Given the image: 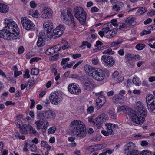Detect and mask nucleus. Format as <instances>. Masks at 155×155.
<instances>
[{"label":"nucleus","instance_id":"38","mask_svg":"<svg viewBox=\"0 0 155 155\" xmlns=\"http://www.w3.org/2000/svg\"><path fill=\"white\" fill-rule=\"evenodd\" d=\"M56 129L55 126L50 127L48 130V133L49 134H53L55 132Z\"/></svg>","mask_w":155,"mask_h":155},{"label":"nucleus","instance_id":"30","mask_svg":"<svg viewBox=\"0 0 155 155\" xmlns=\"http://www.w3.org/2000/svg\"><path fill=\"white\" fill-rule=\"evenodd\" d=\"M135 21V18L130 16L128 17L126 20L125 22L128 25L133 26L135 25L136 24V22Z\"/></svg>","mask_w":155,"mask_h":155},{"label":"nucleus","instance_id":"18","mask_svg":"<svg viewBox=\"0 0 155 155\" xmlns=\"http://www.w3.org/2000/svg\"><path fill=\"white\" fill-rule=\"evenodd\" d=\"M144 106L142 103L139 101L137 102L134 107L139 112L140 114L142 115L141 116L145 115V109Z\"/></svg>","mask_w":155,"mask_h":155},{"label":"nucleus","instance_id":"20","mask_svg":"<svg viewBox=\"0 0 155 155\" xmlns=\"http://www.w3.org/2000/svg\"><path fill=\"white\" fill-rule=\"evenodd\" d=\"M18 127L20 128V132L24 134H26L29 131L30 129H32V126L31 125L25 124H23L21 127V125L18 124Z\"/></svg>","mask_w":155,"mask_h":155},{"label":"nucleus","instance_id":"63","mask_svg":"<svg viewBox=\"0 0 155 155\" xmlns=\"http://www.w3.org/2000/svg\"><path fill=\"white\" fill-rule=\"evenodd\" d=\"M81 54H73L72 56V58L74 59H76L78 58L81 57Z\"/></svg>","mask_w":155,"mask_h":155},{"label":"nucleus","instance_id":"46","mask_svg":"<svg viewBox=\"0 0 155 155\" xmlns=\"http://www.w3.org/2000/svg\"><path fill=\"white\" fill-rule=\"evenodd\" d=\"M94 111V107L92 106H90L87 108V113L88 114H90L93 113Z\"/></svg>","mask_w":155,"mask_h":155},{"label":"nucleus","instance_id":"40","mask_svg":"<svg viewBox=\"0 0 155 155\" xmlns=\"http://www.w3.org/2000/svg\"><path fill=\"white\" fill-rule=\"evenodd\" d=\"M145 12V8L141 7L139 9L137 12V13L138 15H142Z\"/></svg>","mask_w":155,"mask_h":155},{"label":"nucleus","instance_id":"21","mask_svg":"<svg viewBox=\"0 0 155 155\" xmlns=\"http://www.w3.org/2000/svg\"><path fill=\"white\" fill-rule=\"evenodd\" d=\"M119 112H124L130 115L133 110L129 107L125 105H122L119 107L117 109Z\"/></svg>","mask_w":155,"mask_h":155},{"label":"nucleus","instance_id":"41","mask_svg":"<svg viewBox=\"0 0 155 155\" xmlns=\"http://www.w3.org/2000/svg\"><path fill=\"white\" fill-rule=\"evenodd\" d=\"M114 53V51H112L110 48L104 51L103 52V54H113Z\"/></svg>","mask_w":155,"mask_h":155},{"label":"nucleus","instance_id":"14","mask_svg":"<svg viewBox=\"0 0 155 155\" xmlns=\"http://www.w3.org/2000/svg\"><path fill=\"white\" fill-rule=\"evenodd\" d=\"M105 73L103 70L101 69L97 68L92 75V77L94 79L98 81H101L104 78Z\"/></svg>","mask_w":155,"mask_h":155},{"label":"nucleus","instance_id":"52","mask_svg":"<svg viewBox=\"0 0 155 155\" xmlns=\"http://www.w3.org/2000/svg\"><path fill=\"white\" fill-rule=\"evenodd\" d=\"M69 60V58L68 57L66 58H63L62 61L61 63V65H64L66 62L68 61Z\"/></svg>","mask_w":155,"mask_h":155},{"label":"nucleus","instance_id":"47","mask_svg":"<svg viewBox=\"0 0 155 155\" xmlns=\"http://www.w3.org/2000/svg\"><path fill=\"white\" fill-rule=\"evenodd\" d=\"M110 117L113 119H116V115L115 113L112 111H110L109 112Z\"/></svg>","mask_w":155,"mask_h":155},{"label":"nucleus","instance_id":"31","mask_svg":"<svg viewBox=\"0 0 155 155\" xmlns=\"http://www.w3.org/2000/svg\"><path fill=\"white\" fill-rule=\"evenodd\" d=\"M111 24L110 23L105 24L103 26L102 30L105 34H107L111 30Z\"/></svg>","mask_w":155,"mask_h":155},{"label":"nucleus","instance_id":"24","mask_svg":"<svg viewBox=\"0 0 155 155\" xmlns=\"http://www.w3.org/2000/svg\"><path fill=\"white\" fill-rule=\"evenodd\" d=\"M45 35L42 32H40L37 45L38 47H41L44 45Z\"/></svg>","mask_w":155,"mask_h":155},{"label":"nucleus","instance_id":"29","mask_svg":"<svg viewBox=\"0 0 155 155\" xmlns=\"http://www.w3.org/2000/svg\"><path fill=\"white\" fill-rule=\"evenodd\" d=\"M39 120V121H35V124L37 126V129L38 130H39L40 129H42L43 127V122H45V120L44 119L42 120L41 119L37 118ZM42 119H43L42 118Z\"/></svg>","mask_w":155,"mask_h":155},{"label":"nucleus","instance_id":"55","mask_svg":"<svg viewBox=\"0 0 155 155\" xmlns=\"http://www.w3.org/2000/svg\"><path fill=\"white\" fill-rule=\"evenodd\" d=\"M99 60L97 58H93L92 60V64L94 65H97L99 63Z\"/></svg>","mask_w":155,"mask_h":155},{"label":"nucleus","instance_id":"32","mask_svg":"<svg viewBox=\"0 0 155 155\" xmlns=\"http://www.w3.org/2000/svg\"><path fill=\"white\" fill-rule=\"evenodd\" d=\"M117 32V30L115 28L111 29L108 32L109 34L106 36V37L107 38H111L116 35Z\"/></svg>","mask_w":155,"mask_h":155},{"label":"nucleus","instance_id":"45","mask_svg":"<svg viewBox=\"0 0 155 155\" xmlns=\"http://www.w3.org/2000/svg\"><path fill=\"white\" fill-rule=\"evenodd\" d=\"M133 57L132 55L130 53H127L125 55V57L127 61L131 60L133 58Z\"/></svg>","mask_w":155,"mask_h":155},{"label":"nucleus","instance_id":"37","mask_svg":"<svg viewBox=\"0 0 155 155\" xmlns=\"http://www.w3.org/2000/svg\"><path fill=\"white\" fill-rule=\"evenodd\" d=\"M39 73V70L37 68H33L31 70V73L32 75H37Z\"/></svg>","mask_w":155,"mask_h":155},{"label":"nucleus","instance_id":"16","mask_svg":"<svg viewBox=\"0 0 155 155\" xmlns=\"http://www.w3.org/2000/svg\"><path fill=\"white\" fill-rule=\"evenodd\" d=\"M52 10L48 7H44L42 11V18L45 19L49 18L51 17L53 14Z\"/></svg>","mask_w":155,"mask_h":155},{"label":"nucleus","instance_id":"28","mask_svg":"<svg viewBox=\"0 0 155 155\" xmlns=\"http://www.w3.org/2000/svg\"><path fill=\"white\" fill-rule=\"evenodd\" d=\"M9 9L8 6L0 2V12L2 13L7 12Z\"/></svg>","mask_w":155,"mask_h":155},{"label":"nucleus","instance_id":"42","mask_svg":"<svg viewBox=\"0 0 155 155\" xmlns=\"http://www.w3.org/2000/svg\"><path fill=\"white\" fill-rule=\"evenodd\" d=\"M31 14L32 16L35 18H37L38 17L39 14L37 10H34L31 12Z\"/></svg>","mask_w":155,"mask_h":155},{"label":"nucleus","instance_id":"27","mask_svg":"<svg viewBox=\"0 0 155 155\" xmlns=\"http://www.w3.org/2000/svg\"><path fill=\"white\" fill-rule=\"evenodd\" d=\"M93 84L91 80H87L83 85L84 89L88 91L91 89L93 86Z\"/></svg>","mask_w":155,"mask_h":155},{"label":"nucleus","instance_id":"43","mask_svg":"<svg viewBox=\"0 0 155 155\" xmlns=\"http://www.w3.org/2000/svg\"><path fill=\"white\" fill-rule=\"evenodd\" d=\"M69 18L70 19L69 22L70 25H72L74 26H75V23L73 16H71V17Z\"/></svg>","mask_w":155,"mask_h":155},{"label":"nucleus","instance_id":"4","mask_svg":"<svg viewBox=\"0 0 155 155\" xmlns=\"http://www.w3.org/2000/svg\"><path fill=\"white\" fill-rule=\"evenodd\" d=\"M146 103L149 111L152 114H155V97L151 94H147L146 96Z\"/></svg>","mask_w":155,"mask_h":155},{"label":"nucleus","instance_id":"48","mask_svg":"<svg viewBox=\"0 0 155 155\" xmlns=\"http://www.w3.org/2000/svg\"><path fill=\"white\" fill-rule=\"evenodd\" d=\"M136 48L138 50H141L144 48V46L143 44H138L136 45Z\"/></svg>","mask_w":155,"mask_h":155},{"label":"nucleus","instance_id":"9","mask_svg":"<svg viewBox=\"0 0 155 155\" xmlns=\"http://www.w3.org/2000/svg\"><path fill=\"white\" fill-rule=\"evenodd\" d=\"M107 119V116L104 114H102L96 117L93 121L94 125L98 129L101 128L102 124Z\"/></svg>","mask_w":155,"mask_h":155},{"label":"nucleus","instance_id":"25","mask_svg":"<svg viewBox=\"0 0 155 155\" xmlns=\"http://www.w3.org/2000/svg\"><path fill=\"white\" fill-rule=\"evenodd\" d=\"M105 126L106 127L107 130L108 131H112L114 132V130L118 127V125L110 123L106 124Z\"/></svg>","mask_w":155,"mask_h":155},{"label":"nucleus","instance_id":"13","mask_svg":"<svg viewBox=\"0 0 155 155\" xmlns=\"http://www.w3.org/2000/svg\"><path fill=\"white\" fill-rule=\"evenodd\" d=\"M103 93V91H101L99 93H96L97 95H98L101 94L99 96L98 98L96 99V108L97 109H99L104 104L106 100L105 97L102 95Z\"/></svg>","mask_w":155,"mask_h":155},{"label":"nucleus","instance_id":"15","mask_svg":"<svg viewBox=\"0 0 155 155\" xmlns=\"http://www.w3.org/2000/svg\"><path fill=\"white\" fill-rule=\"evenodd\" d=\"M68 89L70 93L78 95L81 92L79 86L75 83L70 84L68 86Z\"/></svg>","mask_w":155,"mask_h":155},{"label":"nucleus","instance_id":"26","mask_svg":"<svg viewBox=\"0 0 155 155\" xmlns=\"http://www.w3.org/2000/svg\"><path fill=\"white\" fill-rule=\"evenodd\" d=\"M95 71H96V69L95 68L90 66L86 67L85 70L86 73L87 74L92 77Z\"/></svg>","mask_w":155,"mask_h":155},{"label":"nucleus","instance_id":"1","mask_svg":"<svg viewBox=\"0 0 155 155\" xmlns=\"http://www.w3.org/2000/svg\"><path fill=\"white\" fill-rule=\"evenodd\" d=\"M3 29L0 31V37L8 40L19 39V30L17 25L12 19H5Z\"/></svg>","mask_w":155,"mask_h":155},{"label":"nucleus","instance_id":"60","mask_svg":"<svg viewBox=\"0 0 155 155\" xmlns=\"http://www.w3.org/2000/svg\"><path fill=\"white\" fill-rule=\"evenodd\" d=\"M83 61V60H80L73 67V69H75L77 67L79 66Z\"/></svg>","mask_w":155,"mask_h":155},{"label":"nucleus","instance_id":"50","mask_svg":"<svg viewBox=\"0 0 155 155\" xmlns=\"http://www.w3.org/2000/svg\"><path fill=\"white\" fill-rule=\"evenodd\" d=\"M81 45L82 46H86L88 48H90L91 46V44L90 43L86 41L83 42Z\"/></svg>","mask_w":155,"mask_h":155},{"label":"nucleus","instance_id":"5","mask_svg":"<svg viewBox=\"0 0 155 155\" xmlns=\"http://www.w3.org/2000/svg\"><path fill=\"white\" fill-rule=\"evenodd\" d=\"M56 116V114L54 111L50 110L45 111H37V117L41 119L42 120L43 119L46 120L48 119H54Z\"/></svg>","mask_w":155,"mask_h":155},{"label":"nucleus","instance_id":"57","mask_svg":"<svg viewBox=\"0 0 155 155\" xmlns=\"http://www.w3.org/2000/svg\"><path fill=\"white\" fill-rule=\"evenodd\" d=\"M24 49L23 46H21L19 47L18 51V54H20L24 52Z\"/></svg>","mask_w":155,"mask_h":155},{"label":"nucleus","instance_id":"51","mask_svg":"<svg viewBox=\"0 0 155 155\" xmlns=\"http://www.w3.org/2000/svg\"><path fill=\"white\" fill-rule=\"evenodd\" d=\"M43 124H44L43 126L42 129H46L49 125V123L46 120H45V122H43Z\"/></svg>","mask_w":155,"mask_h":155},{"label":"nucleus","instance_id":"7","mask_svg":"<svg viewBox=\"0 0 155 155\" xmlns=\"http://www.w3.org/2000/svg\"><path fill=\"white\" fill-rule=\"evenodd\" d=\"M21 21L23 28L26 30H32L34 29L35 25L27 17H22L21 18Z\"/></svg>","mask_w":155,"mask_h":155},{"label":"nucleus","instance_id":"22","mask_svg":"<svg viewBox=\"0 0 155 155\" xmlns=\"http://www.w3.org/2000/svg\"><path fill=\"white\" fill-rule=\"evenodd\" d=\"M28 148H29L30 150L32 152H35L36 153H42L41 151L40 150L38 149L37 146L36 145L32 143L31 141H29L28 142ZM26 147H27L26 145Z\"/></svg>","mask_w":155,"mask_h":155},{"label":"nucleus","instance_id":"10","mask_svg":"<svg viewBox=\"0 0 155 155\" xmlns=\"http://www.w3.org/2000/svg\"><path fill=\"white\" fill-rule=\"evenodd\" d=\"M101 61L103 64L106 67H110L113 65L115 61L111 56L103 55L101 57Z\"/></svg>","mask_w":155,"mask_h":155},{"label":"nucleus","instance_id":"8","mask_svg":"<svg viewBox=\"0 0 155 155\" xmlns=\"http://www.w3.org/2000/svg\"><path fill=\"white\" fill-rule=\"evenodd\" d=\"M130 116L131 120L133 122L137 124H142L145 120V116L139 115L137 114L136 112L133 110L129 115Z\"/></svg>","mask_w":155,"mask_h":155},{"label":"nucleus","instance_id":"54","mask_svg":"<svg viewBox=\"0 0 155 155\" xmlns=\"http://www.w3.org/2000/svg\"><path fill=\"white\" fill-rule=\"evenodd\" d=\"M22 72L20 71H15L14 74V77L17 78L18 76L22 74Z\"/></svg>","mask_w":155,"mask_h":155},{"label":"nucleus","instance_id":"39","mask_svg":"<svg viewBox=\"0 0 155 155\" xmlns=\"http://www.w3.org/2000/svg\"><path fill=\"white\" fill-rule=\"evenodd\" d=\"M102 133L105 136H107L109 134L110 135H113L114 134V132L112 131H107L105 130H102L101 131Z\"/></svg>","mask_w":155,"mask_h":155},{"label":"nucleus","instance_id":"3","mask_svg":"<svg viewBox=\"0 0 155 155\" xmlns=\"http://www.w3.org/2000/svg\"><path fill=\"white\" fill-rule=\"evenodd\" d=\"M75 17L78 19L80 23L82 25H84L86 19V12L81 7H77L73 10Z\"/></svg>","mask_w":155,"mask_h":155},{"label":"nucleus","instance_id":"35","mask_svg":"<svg viewBox=\"0 0 155 155\" xmlns=\"http://www.w3.org/2000/svg\"><path fill=\"white\" fill-rule=\"evenodd\" d=\"M41 146L47 148L48 150H50L51 148V147L49 146L47 143L45 141H42L41 143Z\"/></svg>","mask_w":155,"mask_h":155},{"label":"nucleus","instance_id":"6","mask_svg":"<svg viewBox=\"0 0 155 155\" xmlns=\"http://www.w3.org/2000/svg\"><path fill=\"white\" fill-rule=\"evenodd\" d=\"M49 99L51 102L52 104L58 105L62 101V95L59 92L52 93L50 95Z\"/></svg>","mask_w":155,"mask_h":155},{"label":"nucleus","instance_id":"44","mask_svg":"<svg viewBox=\"0 0 155 155\" xmlns=\"http://www.w3.org/2000/svg\"><path fill=\"white\" fill-rule=\"evenodd\" d=\"M123 41L121 40V41L113 42L111 43V45L112 46L116 47L119 45Z\"/></svg>","mask_w":155,"mask_h":155},{"label":"nucleus","instance_id":"58","mask_svg":"<svg viewBox=\"0 0 155 155\" xmlns=\"http://www.w3.org/2000/svg\"><path fill=\"white\" fill-rule=\"evenodd\" d=\"M30 5L32 8H35L37 6V4L34 1H31L30 2Z\"/></svg>","mask_w":155,"mask_h":155},{"label":"nucleus","instance_id":"2","mask_svg":"<svg viewBox=\"0 0 155 155\" xmlns=\"http://www.w3.org/2000/svg\"><path fill=\"white\" fill-rule=\"evenodd\" d=\"M71 130L75 133L77 136L80 138L85 137L86 135V127L81 121L75 120L71 122L70 125Z\"/></svg>","mask_w":155,"mask_h":155},{"label":"nucleus","instance_id":"34","mask_svg":"<svg viewBox=\"0 0 155 155\" xmlns=\"http://www.w3.org/2000/svg\"><path fill=\"white\" fill-rule=\"evenodd\" d=\"M95 46L97 47L98 49L100 50L106 48L104 46L102 43L99 40L96 42Z\"/></svg>","mask_w":155,"mask_h":155},{"label":"nucleus","instance_id":"61","mask_svg":"<svg viewBox=\"0 0 155 155\" xmlns=\"http://www.w3.org/2000/svg\"><path fill=\"white\" fill-rule=\"evenodd\" d=\"M117 21V20L116 19H112L111 21V23H110L111 24H112L114 26H117V25L116 23V22Z\"/></svg>","mask_w":155,"mask_h":155},{"label":"nucleus","instance_id":"53","mask_svg":"<svg viewBox=\"0 0 155 155\" xmlns=\"http://www.w3.org/2000/svg\"><path fill=\"white\" fill-rule=\"evenodd\" d=\"M87 150L89 153H92L95 151V149L94 146H92L88 147Z\"/></svg>","mask_w":155,"mask_h":155},{"label":"nucleus","instance_id":"36","mask_svg":"<svg viewBox=\"0 0 155 155\" xmlns=\"http://www.w3.org/2000/svg\"><path fill=\"white\" fill-rule=\"evenodd\" d=\"M132 82L134 84L137 86H139L141 83L140 80L137 77L133 78Z\"/></svg>","mask_w":155,"mask_h":155},{"label":"nucleus","instance_id":"17","mask_svg":"<svg viewBox=\"0 0 155 155\" xmlns=\"http://www.w3.org/2000/svg\"><path fill=\"white\" fill-rule=\"evenodd\" d=\"M61 49L60 45L58 44L53 47L48 48L46 51L45 54L48 55H52L58 52Z\"/></svg>","mask_w":155,"mask_h":155},{"label":"nucleus","instance_id":"19","mask_svg":"<svg viewBox=\"0 0 155 155\" xmlns=\"http://www.w3.org/2000/svg\"><path fill=\"white\" fill-rule=\"evenodd\" d=\"M53 23L49 21H46L44 22L43 24L44 29L46 31V33L51 34V31H53Z\"/></svg>","mask_w":155,"mask_h":155},{"label":"nucleus","instance_id":"59","mask_svg":"<svg viewBox=\"0 0 155 155\" xmlns=\"http://www.w3.org/2000/svg\"><path fill=\"white\" fill-rule=\"evenodd\" d=\"M27 144H28V142L25 143L24 147L23 148V151L24 152L28 151V150L27 149V148H28V147H26V145L27 146H28Z\"/></svg>","mask_w":155,"mask_h":155},{"label":"nucleus","instance_id":"12","mask_svg":"<svg viewBox=\"0 0 155 155\" xmlns=\"http://www.w3.org/2000/svg\"><path fill=\"white\" fill-rule=\"evenodd\" d=\"M65 29V27L63 25H59L53 31V33L52 35V38L55 39L60 37L63 34Z\"/></svg>","mask_w":155,"mask_h":155},{"label":"nucleus","instance_id":"49","mask_svg":"<svg viewBox=\"0 0 155 155\" xmlns=\"http://www.w3.org/2000/svg\"><path fill=\"white\" fill-rule=\"evenodd\" d=\"M41 59L40 58L38 57H34L31 59L30 60V63L31 64L34 62L38 61L39 60Z\"/></svg>","mask_w":155,"mask_h":155},{"label":"nucleus","instance_id":"56","mask_svg":"<svg viewBox=\"0 0 155 155\" xmlns=\"http://www.w3.org/2000/svg\"><path fill=\"white\" fill-rule=\"evenodd\" d=\"M61 17L64 20L66 21L69 20L68 18L66 16L65 13L63 12H61Z\"/></svg>","mask_w":155,"mask_h":155},{"label":"nucleus","instance_id":"64","mask_svg":"<svg viewBox=\"0 0 155 155\" xmlns=\"http://www.w3.org/2000/svg\"><path fill=\"white\" fill-rule=\"evenodd\" d=\"M147 29H150L151 30H155V23L152 25L147 28Z\"/></svg>","mask_w":155,"mask_h":155},{"label":"nucleus","instance_id":"62","mask_svg":"<svg viewBox=\"0 0 155 155\" xmlns=\"http://www.w3.org/2000/svg\"><path fill=\"white\" fill-rule=\"evenodd\" d=\"M98 11L99 9L96 7H93L91 9V11L92 13L97 12Z\"/></svg>","mask_w":155,"mask_h":155},{"label":"nucleus","instance_id":"11","mask_svg":"<svg viewBox=\"0 0 155 155\" xmlns=\"http://www.w3.org/2000/svg\"><path fill=\"white\" fill-rule=\"evenodd\" d=\"M135 147V144L132 142L127 143L124 147L125 153L127 155H134V154Z\"/></svg>","mask_w":155,"mask_h":155},{"label":"nucleus","instance_id":"23","mask_svg":"<svg viewBox=\"0 0 155 155\" xmlns=\"http://www.w3.org/2000/svg\"><path fill=\"white\" fill-rule=\"evenodd\" d=\"M124 6V4L122 2H115L113 4L112 10L113 11L119 12L121 10Z\"/></svg>","mask_w":155,"mask_h":155},{"label":"nucleus","instance_id":"33","mask_svg":"<svg viewBox=\"0 0 155 155\" xmlns=\"http://www.w3.org/2000/svg\"><path fill=\"white\" fill-rule=\"evenodd\" d=\"M114 101L116 103H121L123 101L122 97L119 94L115 95L114 97Z\"/></svg>","mask_w":155,"mask_h":155}]
</instances>
